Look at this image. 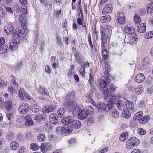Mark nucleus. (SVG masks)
Returning <instances> with one entry per match:
<instances>
[{"instance_id":"46","label":"nucleus","mask_w":153,"mask_h":153,"mask_svg":"<svg viewBox=\"0 0 153 153\" xmlns=\"http://www.w3.org/2000/svg\"><path fill=\"white\" fill-rule=\"evenodd\" d=\"M37 140L40 142H43L45 139V135L42 133L39 134L37 136Z\"/></svg>"},{"instance_id":"42","label":"nucleus","mask_w":153,"mask_h":153,"mask_svg":"<svg viewBox=\"0 0 153 153\" xmlns=\"http://www.w3.org/2000/svg\"><path fill=\"white\" fill-rule=\"evenodd\" d=\"M143 88L142 86H139L135 89V92L136 94H140L143 91Z\"/></svg>"},{"instance_id":"35","label":"nucleus","mask_w":153,"mask_h":153,"mask_svg":"<svg viewBox=\"0 0 153 153\" xmlns=\"http://www.w3.org/2000/svg\"><path fill=\"white\" fill-rule=\"evenodd\" d=\"M74 97V93L72 91L69 93L65 97V99L66 100H72Z\"/></svg>"},{"instance_id":"25","label":"nucleus","mask_w":153,"mask_h":153,"mask_svg":"<svg viewBox=\"0 0 153 153\" xmlns=\"http://www.w3.org/2000/svg\"><path fill=\"white\" fill-rule=\"evenodd\" d=\"M108 85V80L106 79L105 80L103 79H101L99 83L100 87L102 88H104Z\"/></svg>"},{"instance_id":"33","label":"nucleus","mask_w":153,"mask_h":153,"mask_svg":"<svg viewBox=\"0 0 153 153\" xmlns=\"http://www.w3.org/2000/svg\"><path fill=\"white\" fill-rule=\"evenodd\" d=\"M8 46L6 45L0 46V53L4 54L8 50Z\"/></svg>"},{"instance_id":"19","label":"nucleus","mask_w":153,"mask_h":153,"mask_svg":"<svg viewBox=\"0 0 153 153\" xmlns=\"http://www.w3.org/2000/svg\"><path fill=\"white\" fill-rule=\"evenodd\" d=\"M117 97L114 96V94L113 93H112L111 96L109 97L108 99L110 100H109L108 102H111L112 104V108H113L114 106V104L116 102V101L117 100Z\"/></svg>"},{"instance_id":"21","label":"nucleus","mask_w":153,"mask_h":153,"mask_svg":"<svg viewBox=\"0 0 153 153\" xmlns=\"http://www.w3.org/2000/svg\"><path fill=\"white\" fill-rule=\"evenodd\" d=\"M146 24L141 23L137 27V31L140 33H144L146 30Z\"/></svg>"},{"instance_id":"24","label":"nucleus","mask_w":153,"mask_h":153,"mask_svg":"<svg viewBox=\"0 0 153 153\" xmlns=\"http://www.w3.org/2000/svg\"><path fill=\"white\" fill-rule=\"evenodd\" d=\"M90 66L89 63L88 62H85L84 63L83 65V67L82 66H81V67L82 68V69L81 68H80V73L82 75L84 76L85 75V68L88 67Z\"/></svg>"},{"instance_id":"31","label":"nucleus","mask_w":153,"mask_h":153,"mask_svg":"<svg viewBox=\"0 0 153 153\" xmlns=\"http://www.w3.org/2000/svg\"><path fill=\"white\" fill-rule=\"evenodd\" d=\"M66 124L71 125L72 124L73 121H74V118L72 116L67 117H65Z\"/></svg>"},{"instance_id":"26","label":"nucleus","mask_w":153,"mask_h":153,"mask_svg":"<svg viewBox=\"0 0 153 153\" xmlns=\"http://www.w3.org/2000/svg\"><path fill=\"white\" fill-rule=\"evenodd\" d=\"M150 119V117L149 116H144L139 120V122L140 124H144L148 122Z\"/></svg>"},{"instance_id":"36","label":"nucleus","mask_w":153,"mask_h":153,"mask_svg":"<svg viewBox=\"0 0 153 153\" xmlns=\"http://www.w3.org/2000/svg\"><path fill=\"white\" fill-rule=\"evenodd\" d=\"M143 116V113L142 111H139L135 114L134 116V120H139L140 118Z\"/></svg>"},{"instance_id":"13","label":"nucleus","mask_w":153,"mask_h":153,"mask_svg":"<svg viewBox=\"0 0 153 153\" xmlns=\"http://www.w3.org/2000/svg\"><path fill=\"white\" fill-rule=\"evenodd\" d=\"M13 30V26L10 24L5 26L4 28V30L7 35L10 34L12 33Z\"/></svg>"},{"instance_id":"52","label":"nucleus","mask_w":153,"mask_h":153,"mask_svg":"<svg viewBox=\"0 0 153 153\" xmlns=\"http://www.w3.org/2000/svg\"><path fill=\"white\" fill-rule=\"evenodd\" d=\"M137 132L139 134L141 135H145L146 133V131L145 130L140 128H139L138 129Z\"/></svg>"},{"instance_id":"22","label":"nucleus","mask_w":153,"mask_h":153,"mask_svg":"<svg viewBox=\"0 0 153 153\" xmlns=\"http://www.w3.org/2000/svg\"><path fill=\"white\" fill-rule=\"evenodd\" d=\"M57 113L58 116L61 118H64L65 116V110L63 108L58 109Z\"/></svg>"},{"instance_id":"63","label":"nucleus","mask_w":153,"mask_h":153,"mask_svg":"<svg viewBox=\"0 0 153 153\" xmlns=\"http://www.w3.org/2000/svg\"><path fill=\"white\" fill-rule=\"evenodd\" d=\"M41 117V115L39 114L37 115L36 116L34 117L35 120L37 121V122H39L40 121V119Z\"/></svg>"},{"instance_id":"39","label":"nucleus","mask_w":153,"mask_h":153,"mask_svg":"<svg viewBox=\"0 0 153 153\" xmlns=\"http://www.w3.org/2000/svg\"><path fill=\"white\" fill-rule=\"evenodd\" d=\"M44 129L46 132H48L51 130L52 128L49 123L46 122L45 123Z\"/></svg>"},{"instance_id":"32","label":"nucleus","mask_w":153,"mask_h":153,"mask_svg":"<svg viewBox=\"0 0 153 153\" xmlns=\"http://www.w3.org/2000/svg\"><path fill=\"white\" fill-rule=\"evenodd\" d=\"M94 76L91 73L89 74V78L88 82L90 84V87L91 88L94 84Z\"/></svg>"},{"instance_id":"62","label":"nucleus","mask_w":153,"mask_h":153,"mask_svg":"<svg viewBox=\"0 0 153 153\" xmlns=\"http://www.w3.org/2000/svg\"><path fill=\"white\" fill-rule=\"evenodd\" d=\"M42 5L43 6L46 7L47 4V0H39Z\"/></svg>"},{"instance_id":"45","label":"nucleus","mask_w":153,"mask_h":153,"mask_svg":"<svg viewBox=\"0 0 153 153\" xmlns=\"http://www.w3.org/2000/svg\"><path fill=\"white\" fill-rule=\"evenodd\" d=\"M63 128V126L61 127H58L56 128V131L57 133L59 134H65V132Z\"/></svg>"},{"instance_id":"57","label":"nucleus","mask_w":153,"mask_h":153,"mask_svg":"<svg viewBox=\"0 0 153 153\" xmlns=\"http://www.w3.org/2000/svg\"><path fill=\"white\" fill-rule=\"evenodd\" d=\"M74 65H71V68L70 69V70L68 72V75L69 76H71V75L73 73V70L74 68Z\"/></svg>"},{"instance_id":"48","label":"nucleus","mask_w":153,"mask_h":153,"mask_svg":"<svg viewBox=\"0 0 153 153\" xmlns=\"http://www.w3.org/2000/svg\"><path fill=\"white\" fill-rule=\"evenodd\" d=\"M134 19L135 23L137 24H139L141 22V18L137 14L135 15Z\"/></svg>"},{"instance_id":"53","label":"nucleus","mask_w":153,"mask_h":153,"mask_svg":"<svg viewBox=\"0 0 153 153\" xmlns=\"http://www.w3.org/2000/svg\"><path fill=\"white\" fill-rule=\"evenodd\" d=\"M7 82L0 79V88H3L5 87L7 85Z\"/></svg>"},{"instance_id":"12","label":"nucleus","mask_w":153,"mask_h":153,"mask_svg":"<svg viewBox=\"0 0 153 153\" xmlns=\"http://www.w3.org/2000/svg\"><path fill=\"white\" fill-rule=\"evenodd\" d=\"M125 21L124 14L122 13H119L116 22L117 23L122 24Z\"/></svg>"},{"instance_id":"55","label":"nucleus","mask_w":153,"mask_h":153,"mask_svg":"<svg viewBox=\"0 0 153 153\" xmlns=\"http://www.w3.org/2000/svg\"><path fill=\"white\" fill-rule=\"evenodd\" d=\"M11 77L12 78V80L11 82V84H13L14 86H17V83L16 81V79L13 76H11Z\"/></svg>"},{"instance_id":"27","label":"nucleus","mask_w":153,"mask_h":153,"mask_svg":"<svg viewBox=\"0 0 153 153\" xmlns=\"http://www.w3.org/2000/svg\"><path fill=\"white\" fill-rule=\"evenodd\" d=\"M5 106L6 109L7 111H10L13 109V108L12 107V102L11 100L6 101L5 103Z\"/></svg>"},{"instance_id":"56","label":"nucleus","mask_w":153,"mask_h":153,"mask_svg":"<svg viewBox=\"0 0 153 153\" xmlns=\"http://www.w3.org/2000/svg\"><path fill=\"white\" fill-rule=\"evenodd\" d=\"M88 42L90 47V48L91 49L93 48V46L91 42V36L90 33H89L88 35Z\"/></svg>"},{"instance_id":"1","label":"nucleus","mask_w":153,"mask_h":153,"mask_svg":"<svg viewBox=\"0 0 153 153\" xmlns=\"http://www.w3.org/2000/svg\"><path fill=\"white\" fill-rule=\"evenodd\" d=\"M90 108L91 111H90L87 108H84L83 109L79 108L77 114L78 118L81 120H84L87 118L88 114H91L92 115L93 114L94 110L92 107H90Z\"/></svg>"},{"instance_id":"10","label":"nucleus","mask_w":153,"mask_h":153,"mask_svg":"<svg viewBox=\"0 0 153 153\" xmlns=\"http://www.w3.org/2000/svg\"><path fill=\"white\" fill-rule=\"evenodd\" d=\"M29 105L28 104H24L21 105L19 107L18 110L22 114L28 112Z\"/></svg>"},{"instance_id":"37","label":"nucleus","mask_w":153,"mask_h":153,"mask_svg":"<svg viewBox=\"0 0 153 153\" xmlns=\"http://www.w3.org/2000/svg\"><path fill=\"white\" fill-rule=\"evenodd\" d=\"M19 20L21 24L22 27H25L26 24V19L21 15L19 18Z\"/></svg>"},{"instance_id":"20","label":"nucleus","mask_w":153,"mask_h":153,"mask_svg":"<svg viewBox=\"0 0 153 153\" xmlns=\"http://www.w3.org/2000/svg\"><path fill=\"white\" fill-rule=\"evenodd\" d=\"M19 146V144L17 142L13 141L11 142L10 145V149L12 150H15Z\"/></svg>"},{"instance_id":"44","label":"nucleus","mask_w":153,"mask_h":153,"mask_svg":"<svg viewBox=\"0 0 153 153\" xmlns=\"http://www.w3.org/2000/svg\"><path fill=\"white\" fill-rule=\"evenodd\" d=\"M39 92L42 94H44L47 96L49 95L48 89L46 88L41 87L39 89Z\"/></svg>"},{"instance_id":"15","label":"nucleus","mask_w":153,"mask_h":153,"mask_svg":"<svg viewBox=\"0 0 153 153\" xmlns=\"http://www.w3.org/2000/svg\"><path fill=\"white\" fill-rule=\"evenodd\" d=\"M18 42L16 40H12L9 44V48L12 50H14L17 48V44L19 42V40L18 39Z\"/></svg>"},{"instance_id":"3","label":"nucleus","mask_w":153,"mask_h":153,"mask_svg":"<svg viewBox=\"0 0 153 153\" xmlns=\"http://www.w3.org/2000/svg\"><path fill=\"white\" fill-rule=\"evenodd\" d=\"M112 104L111 102H108L106 105L102 102H100L97 105V109L102 112L109 111L112 108Z\"/></svg>"},{"instance_id":"5","label":"nucleus","mask_w":153,"mask_h":153,"mask_svg":"<svg viewBox=\"0 0 153 153\" xmlns=\"http://www.w3.org/2000/svg\"><path fill=\"white\" fill-rule=\"evenodd\" d=\"M124 30L125 33L127 34H132L131 37H132L133 39H134L135 41L137 40L136 37L137 36L135 34H134V33L135 30L134 27L126 26L124 27Z\"/></svg>"},{"instance_id":"58","label":"nucleus","mask_w":153,"mask_h":153,"mask_svg":"<svg viewBox=\"0 0 153 153\" xmlns=\"http://www.w3.org/2000/svg\"><path fill=\"white\" fill-rule=\"evenodd\" d=\"M94 120L92 118H88L87 120V123L88 125H90L94 123Z\"/></svg>"},{"instance_id":"40","label":"nucleus","mask_w":153,"mask_h":153,"mask_svg":"<svg viewBox=\"0 0 153 153\" xmlns=\"http://www.w3.org/2000/svg\"><path fill=\"white\" fill-rule=\"evenodd\" d=\"M103 94L105 95L104 97V98L106 101L108 100L109 98L108 95V90L106 88H104L103 89Z\"/></svg>"},{"instance_id":"64","label":"nucleus","mask_w":153,"mask_h":153,"mask_svg":"<svg viewBox=\"0 0 153 153\" xmlns=\"http://www.w3.org/2000/svg\"><path fill=\"white\" fill-rule=\"evenodd\" d=\"M5 15L4 10L2 8L0 7V17H4Z\"/></svg>"},{"instance_id":"29","label":"nucleus","mask_w":153,"mask_h":153,"mask_svg":"<svg viewBox=\"0 0 153 153\" xmlns=\"http://www.w3.org/2000/svg\"><path fill=\"white\" fill-rule=\"evenodd\" d=\"M112 108H111L110 110H111V114L113 117L116 118H117L119 116V112L117 109Z\"/></svg>"},{"instance_id":"9","label":"nucleus","mask_w":153,"mask_h":153,"mask_svg":"<svg viewBox=\"0 0 153 153\" xmlns=\"http://www.w3.org/2000/svg\"><path fill=\"white\" fill-rule=\"evenodd\" d=\"M112 6L110 4L106 5L103 9L102 14L104 15L111 13L113 10Z\"/></svg>"},{"instance_id":"14","label":"nucleus","mask_w":153,"mask_h":153,"mask_svg":"<svg viewBox=\"0 0 153 153\" xmlns=\"http://www.w3.org/2000/svg\"><path fill=\"white\" fill-rule=\"evenodd\" d=\"M122 116L123 118L128 119L131 117V114L128 109L125 108L123 111Z\"/></svg>"},{"instance_id":"54","label":"nucleus","mask_w":153,"mask_h":153,"mask_svg":"<svg viewBox=\"0 0 153 153\" xmlns=\"http://www.w3.org/2000/svg\"><path fill=\"white\" fill-rule=\"evenodd\" d=\"M26 152V149L23 147H20L17 152V153H25Z\"/></svg>"},{"instance_id":"51","label":"nucleus","mask_w":153,"mask_h":153,"mask_svg":"<svg viewBox=\"0 0 153 153\" xmlns=\"http://www.w3.org/2000/svg\"><path fill=\"white\" fill-rule=\"evenodd\" d=\"M101 39L102 40V42L101 44V47L102 49H104L105 43L107 41V38L106 37H103L101 36Z\"/></svg>"},{"instance_id":"61","label":"nucleus","mask_w":153,"mask_h":153,"mask_svg":"<svg viewBox=\"0 0 153 153\" xmlns=\"http://www.w3.org/2000/svg\"><path fill=\"white\" fill-rule=\"evenodd\" d=\"M21 11L23 14H26L27 12V8L26 6H24L22 7L21 8Z\"/></svg>"},{"instance_id":"59","label":"nucleus","mask_w":153,"mask_h":153,"mask_svg":"<svg viewBox=\"0 0 153 153\" xmlns=\"http://www.w3.org/2000/svg\"><path fill=\"white\" fill-rule=\"evenodd\" d=\"M7 138L8 140H12L13 138V134L12 133H8L7 135Z\"/></svg>"},{"instance_id":"6","label":"nucleus","mask_w":153,"mask_h":153,"mask_svg":"<svg viewBox=\"0 0 153 153\" xmlns=\"http://www.w3.org/2000/svg\"><path fill=\"white\" fill-rule=\"evenodd\" d=\"M111 28V26L109 25H106L103 26L102 29L101 31V36L107 38V34L109 32Z\"/></svg>"},{"instance_id":"50","label":"nucleus","mask_w":153,"mask_h":153,"mask_svg":"<svg viewBox=\"0 0 153 153\" xmlns=\"http://www.w3.org/2000/svg\"><path fill=\"white\" fill-rule=\"evenodd\" d=\"M153 37V31L149 32L145 36V37L146 39H149Z\"/></svg>"},{"instance_id":"49","label":"nucleus","mask_w":153,"mask_h":153,"mask_svg":"<svg viewBox=\"0 0 153 153\" xmlns=\"http://www.w3.org/2000/svg\"><path fill=\"white\" fill-rule=\"evenodd\" d=\"M30 149L33 150H36L39 149V146L37 144L35 143L31 144L30 146Z\"/></svg>"},{"instance_id":"34","label":"nucleus","mask_w":153,"mask_h":153,"mask_svg":"<svg viewBox=\"0 0 153 153\" xmlns=\"http://www.w3.org/2000/svg\"><path fill=\"white\" fill-rule=\"evenodd\" d=\"M42 110L43 112L49 113L50 112L53 111L54 109L51 107L45 106L43 108Z\"/></svg>"},{"instance_id":"30","label":"nucleus","mask_w":153,"mask_h":153,"mask_svg":"<svg viewBox=\"0 0 153 153\" xmlns=\"http://www.w3.org/2000/svg\"><path fill=\"white\" fill-rule=\"evenodd\" d=\"M128 133L127 132H123L121 134L119 137L120 140L121 141H124L127 139L128 137Z\"/></svg>"},{"instance_id":"38","label":"nucleus","mask_w":153,"mask_h":153,"mask_svg":"<svg viewBox=\"0 0 153 153\" xmlns=\"http://www.w3.org/2000/svg\"><path fill=\"white\" fill-rule=\"evenodd\" d=\"M39 107L37 105L33 104L31 106L30 110L33 112L37 113L39 111Z\"/></svg>"},{"instance_id":"28","label":"nucleus","mask_w":153,"mask_h":153,"mask_svg":"<svg viewBox=\"0 0 153 153\" xmlns=\"http://www.w3.org/2000/svg\"><path fill=\"white\" fill-rule=\"evenodd\" d=\"M124 102L121 100H119L117 103V106L118 109L120 110H122L125 108Z\"/></svg>"},{"instance_id":"7","label":"nucleus","mask_w":153,"mask_h":153,"mask_svg":"<svg viewBox=\"0 0 153 153\" xmlns=\"http://www.w3.org/2000/svg\"><path fill=\"white\" fill-rule=\"evenodd\" d=\"M58 117L57 115L55 113H52L50 114L49 120L53 124H56L58 122Z\"/></svg>"},{"instance_id":"2","label":"nucleus","mask_w":153,"mask_h":153,"mask_svg":"<svg viewBox=\"0 0 153 153\" xmlns=\"http://www.w3.org/2000/svg\"><path fill=\"white\" fill-rule=\"evenodd\" d=\"M65 104L66 107L72 111L74 116L77 115L79 107H78L77 104L76 102L73 101L68 100L65 102Z\"/></svg>"},{"instance_id":"41","label":"nucleus","mask_w":153,"mask_h":153,"mask_svg":"<svg viewBox=\"0 0 153 153\" xmlns=\"http://www.w3.org/2000/svg\"><path fill=\"white\" fill-rule=\"evenodd\" d=\"M25 27H22L21 29H20V28H17V30L19 33L22 35L23 34L25 35V33H26V35H27V31H28L26 30H25Z\"/></svg>"},{"instance_id":"47","label":"nucleus","mask_w":153,"mask_h":153,"mask_svg":"<svg viewBox=\"0 0 153 153\" xmlns=\"http://www.w3.org/2000/svg\"><path fill=\"white\" fill-rule=\"evenodd\" d=\"M18 94L19 97L22 99L24 98V96H25L26 95L25 91L22 88H21V89L19 90Z\"/></svg>"},{"instance_id":"4","label":"nucleus","mask_w":153,"mask_h":153,"mask_svg":"<svg viewBox=\"0 0 153 153\" xmlns=\"http://www.w3.org/2000/svg\"><path fill=\"white\" fill-rule=\"evenodd\" d=\"M139 140L136 137H132L127 141L126 148L128 149H131L135 146H137L139 144Z\"/></svg>"},{"instance_id":"8","label":"nucleus","mask_w":153,"mask_h":153,"mask_svg":"<svg viewBox=\"0 0 153 153\" xmlns=\"http://www.w3.org/2000/svg\"><path fill=\"white\" fill-rule=\"evenodd\" d=\"M63 129L64 131L65 134H68L71 133L73 130V127L71 125L65 124L63 126Z\"/></svg>"},{"instance_id":"23","label":"nucleus","mask_w":153,"mask_h":153,"mask_svg":"<svg viewBox=\"0 0 153 153\" xmlns=\"http://www.w3.org/2000/svg\"><path fill=\"white\" fill-rule=\"evenodd\" d=\"M153 5L152 3L149 4L147 6V13H149L152 16H153Z\"/></svg>"},{"instance_id":"16","label":"nucleus","mask_w":153,"mask_h":153,"mask_svg":"<svg viewBox=\"0 0 153 153\" xmlns=\"http://www.w3.org/2000/svg\"><path fill=\"white\" fill-rule=\"evenodd\" d=\"M126 108L128 110L130 109L131 111H133L134 110V105L133 103L131 101H127L125 103Z\"/></svg>"},{"instance_id":"17","label":"nucleus","mask_w":153,"mask_h":153,"mask_svg":"<svg viewBox=\"0 0 153 153\" xmlns=\"http://www.w3.org/2000/svg\"><path fill=\"white\" fill-rule=\"evenodd\" d=\"M72 127L73 128H75L77 129L80 128L81 126V122L78 120H74L73 122V123L71 125Z\"/></svg>"},{"instance_id":"43","label":"nucleus","mask_w":153,"mask_h":153,"mask_svg":"<svg viewBox=\"0 0 153 153\" xmlns=\"http://www.w3.org/2000/svg\"><path fill=\"white\" fill-rule=\"evenodd\" d=\"M47 146L46 145V144L42 143L41 146H40L41 151L43 153H45L48 151L47 148Z\"/></svg>"},{"instance_id":"11","label":"nucleus","mask_w":153,"mask_h":153,"mask_svg":"<svg viewBox=\"0 0 153 153\" xmlns=\"http://www.w3.org/2000/svg\"><path fill=\"white\" fill-rule=\"evenodd\" d=\"M145 79V76L143 74H138L135 78V81L137 82L141 83L143 82Z\"/></svg>"},{"instance_id":"18","label":"nucleus","mask_w":153,"mask_h":153,"mask_svg":"<svg viewBox=\"0 0 153 153\" xmlns=\"http://www.w3.org/2000/svg\"><path fill=\"white\" fill-rule=\"evenodd\" d=\"M111 19V17L109 15L101 17L100 18L101 22L102 23L109 22Z\"/></svg>"},{"instance_id":"60","label":"nucleus","mask_w":153,"mask_h":153,"mask_svg":"<svg viewBox=\"0 0 153 153\" xmlns=\"http://www.w3.org/2000/svg\"><path fill=\"white\" fill-rule=\"evenodd\" d=\"M6 11L10 14L13 13V10L11 8L9 7H6L5 8Z\"/></svg>"}]
</instances>
